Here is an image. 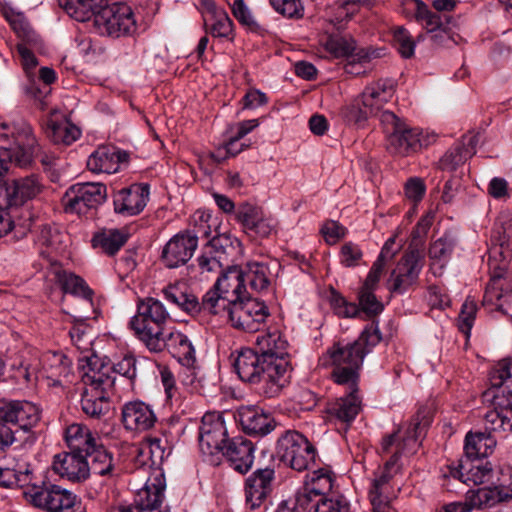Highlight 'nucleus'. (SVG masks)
<instances>
[{
  "instance_id": "45",
  "label": "nucleus",
  "mask_w": 512,
  "mask_h": 512,
  "mask_svg": "<svg viewBox=\"0 0 512 512\" xmlns=\"http://www.w3.org/2000/svg\"><path fill=\"white\" fill-rule=\"evenodd\" d=\"M491 240L493 246L490 253L494 258L498 256L504 260L512 258V229H506L504 226L496 227Z\"/></svg>"
},
{
  "instance_id": "8",
  "label": "nucleus",
  "mask_w": 512,
  "mask_h": 512,
  "mask_svg": "<svg viewBox=\"0 0 512 512\" xmlns=\"http://www.w3.org/2000/svg\"><path fill=\"white\" fill-rule=\"evenodd\" d=\"M276 456L293 470L302 472L315 463L316 450L304 435L288 430L277 441Z\"/></svg>"
},
{
  "instance_id": "37",
  "label": "nucleus",
  "mask_w": 512,
  "mask_h": 512,
  "mask_svg": "<svg viewBox=\"0 0 512 512\" xmlns=\"http://www.w3.org/2000/svg\"><path fill=\"white\" fill-rule=\"evenodd\" d=\"M496 446V440L490 433L469 432L465 437L464 453L466 459L487 457Z\"/></svg>"
},
{
  "instance_id": "24",
  "label": "nucleus",
  "mask_w": 512,
  "mask_h": 512,
  "mask_svg": "<svg viewBox=\"0 0 512 512\" xmlns=\"http://www.w3.org/2000/svg\"><path fill=\"white\" fill-rule=\"evenodd\" d=\"M273 479L274 470L271 468L257 469L246 479L245 502L251 510L264 503L271 492Z\"/></svg>"
},
{
  "instance_id": "1",
  "label": "nucleus",
  "mask_w": 512,
  "mask_h": 512,
  "mask_svg": "<svg viewBox=\"0 0 512 512\" xmlns=\"http://www.w3.org/2000/svg\"><path fill=\"white\" fill-rule=\"evenodd\" d=\"M258 351L250 348L239 352L234 368L239 378L257 385L260 394L273 398L288 383V342L279 331L269 332L256 338Z\"/></svg>"
},
{
  "instance_id": "10",
  "label": "nucleus",
  "mask_w": 512,
  "mask_h": 512,
  "mask_svg": "<svg viewBox=\"0 0 512 512\" xmlns=\"http://www.w3.org/2000/svg\"><path fill=\"white\" fill-rule=\"evenodd\" d=\"M94 27L101 35L118 38L136 30V21L130 6L125 3L105 4L95 16Z\"/></svg>"
},
{
  "instance_id": "51",
  "label": "nucleus",
  "mask_w": 512,
  "mask_h": 512,
  "mask_svg": "<svg viewBox=\"0 0 512 512\" xmlns=\"http://www.w3.org/2000/svg\"><path fill=\"white\" fill-rule=\"evenodd\" d=\"M341 116L348 124L362 125L372 117L368 110L363 107L360 97L353 100L341 110Z\"/></svg>"
},
{
  "instance_id": "28",
  "label": "nucleus",
  "mask_w": 512,
  "mask_h": 512,
  "mask_svg": "<svg viewBox=\"0 0 512 512\" xmlns=\"http://www.w3.org/2000/svg\"><path fill=\"white\" fill-rule=\"evenodd\" d=\"M423 145H427V142L421 138L420 130L410 128L406 124L388 136L387 148L394 155L409 156L417 152Z\"/></svg>"
},
{
  "instance_id": "38",
  "label": "nucleus",
  "mask_w": 512,
  "mask_h": 512,
  "mask_svg": "<svg viewBox=\"0 0 512 512\" xmlns=\"http://www.w3.org/2000/svg\"><path fill=\"white\" fill-rule=\"evenodd\" d=\"M46 136L55 144L71 145L81 135L80 129L68 120L50 119L45 130Z\"/></svg>"
},
{
  "instance_id": "59",
  "label": "nucleus",
  "mask_w": 512,
  "mask_h": 512,
  "mask_svg": "<svg viewBox=\"0 0 512 512\" xmlns=\"http://www.w3.org/2000/svg\"><path fill=\"white\" fill-rule=\"evenodd\" d=\"M22 441L19 429H14L0 416V454L6 453L15 443Z\"/></svg>"
},
{
  "instance_id": "46",
  "label": "nucleus",
  "mask_w": 512,
  "mask_h": 512,
  "mask_svg": "<svg viewBox=\"0 0 512 512\" xmlns=\"http://www.w3.org/2000/svg\"><path fill=\"white\" fill-rule=\"evenodd\" d=\"M199 306L200 313L205 312L213 315L227 313L229 315L230 303L215 287L206 292L202 301L199 302Z\"/></svg>"
},
{
  "instance_id": "52",
  "label": "nucleus",
  "mask_w": 512,
  "mask_h": 512,
  "mask_svg": "<svg viewBox=\"0 0 512 512\" xmlns=\"http://www.w3.org/2000/svg\"><path fill=\"white\" fill-rule=\"evenodd\" d=\"M376 288L362 286L359 294V305L369 316H375L383 311V304L377 300L374 290Z\"/></svg>"
},
{
  "instance_id": "20",
  "label": "nucleus",
  "mask_w": 512,
  "mask_h": 512,
  "mask_svg": "<svg viewBox=\"0 0 512 512\" xmlns=\"http://www.w3.org/2000/svg\"><path fill=\"white\" fill-rule=\"evenodd\" d=\"M121 422L127 431L146 432L155 426L157 416L149 404L135 400L122 406Z\"/></svg>"
},
{
  "instance_id": "17",
  "label": "nucleus",
  "mask_w": 512,
  "mask_h": 512,
  "mask_svg": "<svg viewBox=\"0 0 512 512\" xmlns=\"http://www.w3.org/2000/svg\"><path fill=\"white\" fill-rule=\"evenodd\" d=\"M166 482L163 473L158 472L148 478L144 487L139 489L130 506L121 505L112 512H146L159 510L165 499Z\"/></svg>"
},
{
  "instance_id": "49",
  "label": "nucleus",
  "mask_w": 512,
  "mask_h": 512,
  "mask_svg": "<svg viewBox=\"0 0 512 512\" xmlns=\"http://www.w3.org/2000/svg\"><path fill=\"white\" fill-rule=\"evenodd\" d=\"M236 220L242 225L246 233L260 221L263 211L260 207L248 202L240 204L235 212Z\"/></svg>"
},
{
  "instance_id": "58",
  "label": "nucleus",
  "mask_w": 512,
  "mask_h": 512,
  "mask_svg": "<svg viewBox=\"0 0 512 512\" xmlns=\"http://www.w3.org/2000/svg\"><path fill=\"white\" fill-rule=\"evenodd\" d=\"M416 17L424 23L429 34H432L436 29L444 27L440 15L430 11L428 7L419 0L417 1Z\"/></svg>"
},
{
  "instance_id": "14",
  "label": "nucleus",
  "mask_w": 512,
  "mask_h": 512,
  "mask_svg": "<svg viewBox=\"0 0 512 512\" xmlns=\"http://www.w3.org/2000/svg\"><path fill=\"white\" fill-rule=\"evenodd\" d=\"M107 197V188L102 183H78L71 186L62 197L66 212L85 215L100 206Z\"/></svg>"
},
{
  "instance_id": "35",
  "label": "nucleus",
  "mask_w": 512,
  "mask_h": 512,
  "mask_svg": "<svg viewBox=\"0 0 512 512\" xmlns=\"http://www.w3.org/2000/svg\"><path fill=\"white\" fill-rule=\"evenodd\" d=\"M58 3L76 21L93 20L94 23L95 16L105 4V0H58Z\"/></svg>"
},
{
  "instance_id": "19",
  "label": "nucleus",
  "mask_w": 512,
  "mask_h": 512,
  "mask_svg": "<svg viewBox=\"0 0 512 512\" xmlns=\"http://www.w3.org/2000/svg\"><path fill=\"white\" fill-rule=\"evenodd\" d=\"M477 460L461 459L457 467L450 468V475L466 484H496V478L502 474V469L495 471L490 462L482 464Z\"/></svg>"
},
{
  "instance_id": "48",
  "label": "nucleus",
  "mask_w": 512,
  "mask_h": 512,
  "mask_svg": "<svg viewBox=\"0 0 512 512\" xmlns=\"http://www.w3.org/2000/svg\"><path fill=\"white\" fill-rule=\"evenodd\" d=\"M472 157L471 150H465L463 146L457 143L452 146L440 159L439 167L446 171H455L460 165H462L467 159Z\"/></svg>"
},
{
  "instance_id": "6",
  "label": "nucleus",
  "mask_w": 512,
  "mask_h": 512,
  "mask_svg": "<svg viewBox=\"0 0 512 512\" xmlns=\"http://www.w3.org/2000/svg\"><path fill=\"white\" fill-rule=\"evenodd\" d=\"M422 430L421 423L416 422L412 429H408L406 436L403 438L399 436L398 431L386 436L382 441V451L392 453V456L384 467L375 473L374 478L389 485L390 480L400 471L399 457L401 455H412L417 451L420 445L418 438Z\"/></svg>"
},
{
  "instance_id": "13",
  "label": "nucleus",
  "mask_w": 512,
  "mask_h": 512,
  "mask_svg": "<svg viewBox=\"0 0 512 512\" xmlns=\"http://www.w3.org/2000/svg\"><path fill=\"white\" fill-rule=\"evenodd\" d=\"M203 220V215L200 217ZM208 226L202 221L199 228L181 232L172 237L164 246L162 259L168 268H176L186 264L193 256L199 235L208 238Z\"/></svg>"
},
{
  "instance_id": "22",
  "label": "nucleus",
  "mask_w": 512,
  "mask_h": 512,
  "mask_svg": "<svg viewBox=\"0 0 512 512\" xmlns=\"http://www.w3.org/2000/svg\"><path fill=\"white\" fill-rule=\"evenodd\" d=\"M148 184H133L123 188L114 195V210L124 216L139 214L146 206L149 198Z\"/></svg>"
},
{
  "instance_id": "39",
  "label": "nucleus",
  "mask_w": 512,
  "mask_h": 512,
  "mask_svg": "<svg viewBox=\"0 0 512 512\" xmlns=\"http://www.w3.org/2000/svg\"><path fill=\"white\" fill-rule=\"evenodd\" d=\"M54 276L56 282L65 293L80 296L87 301H91L92 291L81 277L59 268H55Z\"/></svg>"
},
{
  "instance_id": "26",
  "label": "nucleus",
  "mask_w": 512,
  "mask_h": 512,
  "mask_svg": "<svg viewBox=\"0 0 512 512\" xmlns=\"http://www.w3.org/2000/svg\"><path fill=\"white\" fill-rule=\"evenodd\" d=\"M396 83L392 79H379L366 86L359 96L363 107L371 116H377L395 93Z\"/></svg>"
},
{
  "instance_id": "21",
  "label": "nucleus",
  "mask_w": 512,
  "mask_h": 512,
  "mask_svg": "<svg viewBox=\"0 0 512 512\" xmlns=\"http://www.w3.org/2000/svg\"><path fill=\"white\" fill-rule=\"evenodd\" d=\"M52 468L61 478L81 482L89 476L85 452L70 450L54 456Z\"/></svg>"
},
{
  "instance_id": "36",
  "label": "nucleus",
  "mask_w": 512,
  "mask_h": 512,
  "mask_svg": "<svg viewBox=\"0 0 512 512\" xmlns=\"http://www.w3.org/2000/svg\"><path fill=\"white\" fill-rule=\"evenodd\" d=\"M245 285L256 292H263L271 284L272 275L268 265L264 262L250 261L241 267Z\"/></svg>"
},
{
  "instance_id": "55",
  "label": "nucleus",
  "mask_w": 512,
  "mask_h": 512,
  "mask_svg": "<svg viewBox=\"0 0 512 512\" xmlns=\"http://www.w3.org/2000/svg\"><path fill=\"white\" fill-rule=\"evenodd\" d=\"M394 45L404 58H410L414 54L415 42L409 32L403 27H397L393 34Z\"/></svg>"
},
{
  "instance_id": "61",
  "label": "nucleus",
  "mask_w": 512,
  "mask_h": 512,
  "mask_svg": "<svg viewBox=\"0 0 512 512\" xmlns=\"http://www.w3.org/2000/svg\"><path fill=\"white\" fill-rule=\"evenodd\" d=\"M330 303L335 313L341 317H355L359 313L357 304L348 302L335 290L331 292Z\"/></svg>"
},
{
  "instance_id": "11",
  "label": "nucleus",
  "mask_w": 512,
  "mask_h": 512,
  "mask_svg": "<svg viewBox=\"0 0 512 512\" xmlns=\"http://www.w3.org/2000/svg\"><path fill=\"white\" fill-rule=\"evenodd\" d=\"M24 495L35 507L47 512L72 509L77 503L75 494L48 480L29 485Z\"/></svg>"
},
{
  "instance_id": "30",
  "label": "nucleus",
  "mask_w": 512,
  "mask_h": 512,
  "mask_svg": "<svg viewBox=\"0 0 512 512\" xmlns=\"http://www.w3.org/2000/svg\"><path fill=\"white\" fill-rule=\"evenodd\" d=\"M334 474L328 468H319L307 474L302 489L298 491L300 496H305L308 505L315 499L326 498L333 488Z\"/></svg>"
},
{
  "instance_id": "33",
  "label": "nucleus",
  "mask_w": 512,
  "mask_h": 512,
  "mask_svg": "<svg viewBox=\"0 0 512 512\" xmlns=\"http://www.w3.org/2000/svg\"><path fill=\"white\" fill-rule=\"evenodd\" d=\"M162 293L167 302L179 310L193 316L200 313L198 298L185 283L169 284L162 290Z\"/></svg>"
},
{
  "instance_id": "54",
  "label": "nucleus",
  "mask_w": 512,
  "mask_h": 512,
  "mask_svg": "<svg viewBox=\"0 0 512 512\" xmlns=\"http://www.w3.org/2000/svg\"><path fill=\"white\" fill-rule=\"evenodd\" d=\"M272 8L283 17L301 18L304 7L301 0H269Z\"/></svg>"
},
{
  "instance_id": "40",
  "label": "nucleus",
  "mask_w": 512,
  "mask_h": 512,
  "mask_svg": "<svg viewBox=\"0 0 512 512\" xmlns=\"http://www.w3.org/2000/svg\"><path fill=\"white\" fill-rule=\"evenodd\" d=\"M144 445L149 451L152 465L160 466L167 460L173 451L172 442L166 433L151 434L145 438Z\"/></svg>"
},
{
  "instance_id": "18",
  "label": "nucleus",
  "mask_w": 512,
  "mask_h": 512,
  "mask_svg": "<svg viewBox=\"0 0 512 512\" xmlns=\"http://www.w3.org/2000/svg\"><path fill=\"white\" fill-rule=\"evenodd\" d=\"M228 441L222 415L215 412L206 413L199 427V446L202 452L214 455L221 452Z\"/></svg>"
},
{
  "instance_id": "4",
  "label": "nucleus",
  "mask_w": 512,
  "mask_h": 512,
  "mask_svg": "<svg viewBox=\"0 0 512 512\" xmlns=\"http://www.w3.org/2000/svg\"><path fill=\"white\" fill-rule=\"evenodd\" d=\"M42 188L43 185L35 174L15 178L0 186V238L14 229L9 209L34 199L41 193Z\"/></svg>"
},
{
  "instance_id": "47",
  "label": "nucleus",
  "mask_w": 512,
  "mask_h": 512,
  "mask_svg": "<svg viewBox=\"0 0 512 512\" xmlns=\"http://www.w3.org/2000/svg\"><path fill=\"white\" fill-rule=\"evenodd\" d=\"M512 292V275L509 277L492 276L487 284L484 301L493 303L500 300L504 295Z\"/></svg>"
},
{
  "instance_id": "29",
  "label": "nucleus",
  "mask_w": 512,
  "mask_h": 512,
  "mask_svg": "<svg viewBox=\"0 0 512 512\" xmlns=\"http://www.w3.org/2000/svg\"><path fill=\"white\" fill-rule=\"evenodd\" d=\"M214 287L226 298L230 307L248 296L241 267H228L227 271L218 278Z\"/></svg>"
},
{
  "instance_id": "44",
  "label": "nucleus",
  "mask_w": 512,
  "mask_h": 512,
  "mask_svg": "<svg viewBox=\"0 0 512 512\" xmlns=\"http://www.w3.org/2000/svg\"><path fill=\"white\" fill-rule=\"evenodd\" d=\"M66 441L70 450L85 452L93 448L96 439L90 431L81 424H72L66 430Z\"/></svg>"
},
{
  "instance_id": "42",
  "label": "nucleus",
  "mask_w": 512,
  "mask_h": 512,
  "mask_svg": "<svg viewBox=\"0 0 512 512\" xmlns=\"http://www.w3.org/2000/svg\"><path fill=\"white\" fill-rule=\"evenodd\" d=\"M69 335L73 344L81 350L82 356L80 357V362H85V356L96 355L95 353H90L91 345L93 342V334L91 333L90 327L86 324L84 319H75L74 325L69 331Z\"/></svg>"
},
{
  "instance_id": "7",
  "label": "nucleus",
  "mask_w": 512,
  "mask_h": 512,
  "mask_svg": "<svg viewBox=\"0 0 512 512\" xmlns=\"http://www.w3.org/2000/svg\"><path fill=\"white\" fill-rule=\"evenodd\" d=\"M0 416L23 435V444L32 446L37 437L33 428L40 421V410L32 402L25 400H0Z\"/></svg>"
},
{
  "instance_id": "56",
  "label": "nucleus",
  "mask_w": 512,
  "mask_h": 512,
  "mask_svg": "<svg viewBox=\"0 0 512 512\" xmlns=\"http://www.w3.org/2000/svg\"><path fill=\"white\" fill-rule=\"evenodd\" d=\"M477 311L476 302L467 298L462 304L461 311L458 317L459 330L465 335H469L473 326L475 315Z\"/></svg>"
},
{
  "instance_id": "27",
  "label": "nucleus",
  "mask_w": 512,
  "mask_h": 512,
  "mask_svg": "<svg viewBox=\"0 0 512 512\" xmlns=\"http://www.w3.org/2000/svg\"><path fill=\"white\" fill-rule=\"evenodd\" d=\"M254 451V445L250 440L238 436L229 439L221 453L228 459L234 470L244 474L252 467Z\"/></svg>"
},
{
  "instance_id": "53",
  "label": "nucleus",
  "mask_w": 512,
  "mask_h": 512,
  "mask_svg": "<svg viewBox=\"0 0 512 512\" xmlns=\"http://www.w3.org/2000/svg\"><path fill=\"white\" fill-rule=\"evenodd\" d=\"M39 78L44 83L43 89L35 83L27 87L26 92L35 99H39L43 105V98L49 93V85L56 80V73L52 68L42 67L39 71Z\"/></svg>"
},
{
  "instance_id": "31",
  "label": "nucleus",
  "mask_w": 512,
  "mask_h": 512,
  "mask_svg": "<svg viewBox=\"0 0 512 512\" xmlns=\"http://www.w3.org/2000/svg\"><path fill=\"white\" fill-rule=\"evenodd\" d=\"M345 388L348 391L347 395L331 403L328 407V413L337 420L349 424L359 414L362 399L358 393V386Z\"/></svg>"
},
{
  "instance_id": "5",
  "label": "nucleus",
  "mask_w": 512,
  "mask_h": 512,
  "mask_svg": "<svg viewBox=\"0 0 512 512\" xmlns=\"http://www.w3.org/2000/svg\"><path fill=\"white\" fill-rule=\"evenodd\" d=\"M170 314L164 304L153 297L139 299L137 312L130 319L129 327L146 348L163 334Z\"/></svg>"
},
{
  "instance_id": "16",
  "label": "nucleus",
  "mask_w": 512,
  "mask_h": 512,
  "mask_svg": "<svg viewBox=\"0 0 512 512\" xmlns=\"http://www.w3.org/2000/svg\"><path fill=\"white\" fill-rule=\"evenodd\" d=\"M147 349L159 353L168 350L182 365L190 367L196 361L195 348L187 335L176 329L165 330Z\"/></svg>"
},
{
  "instance_id": "60",
  "label": "nucleus",
  "mask_w": 512,
  "mask_h": 512,
  "mask_svg": "<svg viewBox=\"0 0 512 512\" xmlns=\"http://www.w3.org/2000/svg\"><path fill=\"white\" fill-rule=\"evenodd\" d=\"M232 13L234 17L244 26L252 31L260 30V25L254 19L250 9L244 3V0H234L232 4Z\"/></svg>"
},
{
  "instance_id": "41",
  "label": "nucleus",
  "mask_w": 512,
  "mask_h": 512,
  "mask_svg": "<svg viewBox=\"0 0 512 512\" xmlns=\"http://www.w3.org/2000/svg\"><path fill=\"white\" fill-rule=\"evenodd\" d=\"M32 469L29 464L17 463L13 468L0 467V486L4 488L23 487L31 485Z\"/></svg>"
},
{
  "instance_id": "50",
  "label": "nucleus",
  "mask_w": 512,
  "mask_h": 512,
  "mask_svg": "<svg viewBox=\"0 0 512 512\" xmlns=\"http://www.w3.org/2000/svg\"><path fill=\"white\" fill-rule=\"evenodd\" d=\"M234 250L232 239L228 235H218L209 241L208 253L214 255L226 266H228L229 256Z\"/></svg>"
},
{
  "instance_id": "23",
  "label": "nucleus",
  "mask_w": 512,
  "mask_h": 512,
  "mask_svg": "<svg viewBox=\"0 0 512 512\" xmlns=\"http://www.w3.org/2000/svg\"><path fill=\"white\" fill-rule=\"evenodd\" d=\"M482 487L477 490L468 491L466 501L470 511L473 509L491 508L499 503L508 502L512 499V488L500 483V478H496V484Z\"/></svg>"
},
{
  "instance_id": "3",
  "label": "nucleus",
  "mask_w": 512,
  "mask_h": 512,
  "mask_svg": "<svg viewBox=\"0 0 512 512\" xmlns=\"http://www.w3.org/2000/svg\"><path fill=\"white\" fill-rule=\"evenodd\" d=\"M85 359L81 407L86 415L99 419L109 411V400L114 391L110 376L112 369L97 355L85 356Z\"/></svg>"
},
{
  "instance_id": "62",
  "label": "nucleus",
  "mask_w": 512,
  "mask_h": 512,
  "mask_svg": "<svg viewBox=\"0 0 512 512\" xmlns=\"http://www.w3.org/2000/svg\"><path fill=\"white\" fill-rule=\"evenodd\" d=\"M37 242L42 246L57 251L62 243V234L55 227L43 225L38 232Z\"/></svg>"
},
{
  "instance_id": "25",
  "label": "nucleus",
  "mask_w": 512,
  "mask_h": 512,
  "mask_svg": "<svg viewBox=\"0 0 512 512\" xmlns=\"http://www.w3.org/2000/svg\"><path fill=\"white\" fill-rule=\"evenodd\" d=\"M129 154L114 146L98 147L88 158L87 167L94 173H116L122 163H127Z\"/></svg>"
},
{
  "instance_id": "2",
  "label": "nucleus",
  "mask_w": 512,
  "mask_h": 512,
  "mask_svg": "<svg viewBox=\"0 0 512 512\" xmlns=\"http://www.w3.org/2000/svg\"><path fill=\"white\" fill-rule=\"evenodd\" d=\"M382 335L378 322L373 321L351 344L341 346L335 344L327 351L333 366L331 377L335 383L344 387H355L359 383V370L364 357L379 344Z\"/></svg>"
},
{
  "instance_id": "9",
  "label": "nucleus",
  "mask_w": 512,
  "mask_h": 512,
  "mask_svg": "<svg viewBox=\"0 0 512 512\" xmlns=\"http://www.w3.org/2000/svg\"><path fill=\"white\" fill-rule=\"evenodd\" d=\"M360 5L361 0L344 1L337 7L330 24L339 31L343 28L342 22L351 19L359 11ZM321 43L325 50L335 58L347 57L356 50L355 40L349 35H342L340 32L334 33L327 30Z\"/></svg>"
},
{
  "instance_id": "43",
  "label": "nucleus",
  "mask_w": 512,
  "mask_h": 512,
  "mask_svg": "<svg viewBox=\"0 0 512 512\" xmlns=\"http://www.w3.org/2000/svg\"><path fill=\"white\" fill-rule=\"evenodd\" d=\"M128 235L117 229L104 230L94 235L93 247L101 248L106 254L114 255L126 243Z\"/></svg>"
},
{
  "instance_id": "57",
  "label": "nucleus",
  "mask_w": 512,
  "mask_h": 512,
  "mask_svg": "<svg viewBox=\"0 0 512 512\" xmlns=\"http://www.w3.org/2000/svg\"><path fill=\"white\" fill-rule=\"evenodd\" d=\"M13 370L11 377L18 383H30L36 379L35 369L22 358H15L10 363Z\"/></svg>"
},
{
  "instance_id": "12",
  "label": "nucleus",
  "mask_w": 512,
  "mask_h": 512,
  "mask_svg": "<svg viewBox=\"0 0 512 512\" xmlns=\"http://www.w3.org/2000/svg\"><path fill=\"white\" fill-rule=\"evenodd\" d=\"M423 263V252L419 244L413 241L390 272L386 283L387 289L391 293L404 294L418 282Z\"/></svg>"
},
{
  "instance_id": "15",
  "label": "nucleus",
  "mask_w": 512,
  "mask_h": 512,
  "mask_svg": "<svg viewBox=\"0 0 512 512\" xmlns=\"http://www.w3.org/2000/svg\"><path fill=\"white\" fill-rule=\"evenodd\" d=\"M269 316L266 304L250 296L233 303L229 310V320L232 326L248 333L258 332Z\"/></svg>"
},
{
  "instance_id": "34",
  "label": "nucleus",
  "mask_w": 512,
  "mask_h": 512,
  "mask_svg": "<svg viewBox=\"0 0 512 512\" xmlns=\"http://www.w3.org/2000/svg\"><path fill=\"white\" fill-rule=\"evenodd\" d=\"M86 463H88L89 473L113 478L119 475V469L116 465L111 452H109L102 445H93V448L85 451Z\"/></svg>"
},
{
  "instance_id": "64",
  "label": "nucleus",
  "mask_w": 512,
  "mask_h": 512,
  "mask_svg": "<svg viewBox=\"0 0 512 512\" xmlns=\"http://www.w3.org/2000/svg\"><path fill=\"white\" fill-rule=\"evenodd\" d=\"M493 404L499 409L512 410V381L501 387H492Z\"/></svg>"
},
{
  "instance_id": "63",
  "label": "nucleus",
  "mask_w": 512,
  "mask_h": 512,
  "mask_svg": "<svg viewBox=\"0 0 512 512\" xmlns=\"http://www.w3.org/2000/svg\"><path fill=\"white\" fill-rule=\"evenodd\" d=\"M307 512H348V505L340 499L319 498L309 504Z\"/></svg>"
},
{
  "instance_id": "32",
  "label": "nucleus",
  "mask_w": 512,
  "mask_h": 512,
  "mask_svg": "<svg viewBox=\"0 0 512 512\" xmlns=\"http://www.w3.org/2000/svg\"><path fill=\"white\" fill-rule=\"evenodd\" d=\"M238 417L243 430L249 435L264 436L275 427L273 418L256 407H242Z\"/></svg>"
}]
</instances>
